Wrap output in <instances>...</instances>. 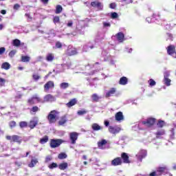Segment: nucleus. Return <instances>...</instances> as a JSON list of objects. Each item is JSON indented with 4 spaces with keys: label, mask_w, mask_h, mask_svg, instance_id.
I'll list each match as a JSON object with an SVG mask.
<instances>
[{
    "label": "nucleus",
    "mask_w": 176,
    "mask_h": 176,
    "mask_svg": "<svg viewBox=\"0 0 176 176\" xmlns=\"http://www.w3.org/2000/svg\"><path fill=\"white\" fill-rule=\"evenodd\" d=\"M41 100L39 96L37 94L34 95L30 99L28 100L29 104H38V102H41Z\"/></svg>",
    "instance_id": "11"
},
{
    "label": "nucleus",
    "mask_w": 176,
    "mask_h": 176,
    "mask_svg": "<svg viewBox=\"0 0 176 176\" xmlns=\"http://www.w3.org/2000/svg\"><path fill=\"white\" fill-rule=\"evenodd\" d=\"M148 85H149V86H151V87H153V86H156V81L154 80L153 79L151 78V79L148 80Z\"/></svg>",
    "instance_id": "48"
},
{
    "label": "nucleus",
    "mask_w": 176,
    "mask_h": 176,
    "mask_svg": "<svg viewBox=\"0 0 176 176\" xmlns=\"http://www.w3.org/2000/svg\"><path fill=\"white\" fill-rule=\"evenodd\" d=\"M121 159H122L123 162L126 164L130 163V160H129V155L126 153H122L121 155Z\"/></svg>",
    "instance_id": "24"
},
{
    "label": "nucleus",
    "mask_w": 176,
    "mask_h": 176,
    "mask_svg": "<svg viewBox=\"0 0 176 176\" xmlns=\"http://www.w3.org/2000/svg\"><path fill=\"white\" fill-rule=\"evenodd\" d=\"M104 38H105V34L98 33L96 42H98V41H103Z\"/></svg>",
    "instance_id": "40"
},
{
    "label": "nucleus",
    "mask_w": 176,
    "mask_h": 176,
    "mask_svg": "<svg viewBox=\"0 0 176 176\" xmlns=\"http://www.w3.org/2000/svg\"><path fill=\"white\" fill-rule=\"evenodd\" d=\"M166 41H173V39H174V36H173V34L171 33H166Z\"/></svg>",
    "instance_id": "42"
},
{
    "label": "nucleus",
    "mask_w": 176,
    "mask_h": 176,
    "mask_svg": "<svg viewBox=\"0 0 176 176\" xmlns=\"http://www.w3.org/2000/svg\"><path fill=\"white\" fill-rule=\"evenodd\" d=\"M12 45L13 46H16V47H19V46H20V45H21V41L19 39H14L12 41Z\"/></svg>",
    "instance_id": "34"
},
{
    "label": "nucleus",
    "mask_w": 176,
    "mask_h": 176,
    "mask_svg": "<svg viewBox=\"0 0 176 176\" xmlns=\"http://www.w3.org/2000/svg\"><path fill=\"white\" fill-rule=\"evenodd\" d=\"M69 137L71 144L72 145H75V144H76V141L78 140V137H79V133L76 132H71L69 133Z\"/></svg>",
    "instance_id": "5"
},
{
    "label": "nucleus",
    "mask_w": 176,
    "mask_h": 176,
    "mask_svg": "<svg viewBox=\"0 0 176 176\" xmlns=\"http://www.w3.org/2000/svg\"><path fill=\"white\" fill-rule=\"evenodd\" d=\"M155 19H156V14H153V18L148 17L146 19V21L147 23H154Z\"/></svg>",
    "instance_id": "36"
},
{
    "label": "nucleus",
    "mask_w": 176,
    "mask_h": 176,
    "mask_svg": "<svg viewBox=\"0 0 176 176\" xmlns=\"http://www.w3.org/2000/svg\"><path fill=\"white\" fill-rule=\"evenodd\" d=\"M53 160V157L51 155H47L45 157V163H49L50 162H52Z\"/></svg>",
    "instance_id": "55"
},
{
    "label": "nucleus",
    "mask_w": 176,
    "mask_h": 176,
    "mask_svg": "<svg viewBox=\"0 0 176 176\" xmlns=\"http://www.w3.org/2000/svg\"><path fill=\"white\" fill-rule=\"evenodd\" d=\"M63 141L60 139H52L50 141L51 148H58L60 144H62Z\"/></svg>",
    "instance_id": "8"
},
{
    "label": "nucleus",
    "mask_w": 176,
    "mask_h": 176,
    "mask_svg": "<svg viewBox=\"0 0 176 176\" xmlns=\"http://www.w3.org/2000/svg\"><path fill=\"white\" fill-rule=\"evenodd\" d=\"M38 111H39V107H33L31 109L32 112H38Z\"/></svg>",
    "instance_id": "60"
},
{
    "label": "nucleus",
    "mask_w": 176,
    "mask_h": 176,
    "mask_svg": "<svg viewBox=\"0 0 176 176\" xmlns=\"http://www.w3.org/2000/svg\"><path fill=\"white\" fill-rule=\"evenodd\" d=\"M168 173V168L166 166H160L157 168L155 171L149 174V176H160L163 174Z\"/></svg>",
    "instance_id": "2"
},
{
    "label": "nucleus",
    "mask_w": 176,
    "mask_h": 176,
    "mask_svg": "<svg viewBox=\"0 0 176 176\" xmlns=\"http://www.w3.org/2000/svg\"><path fill=\"white\" fill-rule=\"evenodd\" d=\"M103 28L108 30V28H111V23L109 22H102Z\"/></svg>",
    "instance_id": "44"
},
{
    "label": "nucleus",
    "mask_w": 176,
    "mask_h": 176,
    "mask_svg": "<svg viewBox=\"0 0 176 176\" xmlns=\"http://www.w3.org/2000/svg\"><path fill=\"white\" fill-rule=\"evenodd\" d=\"M38 118H34L33 120L30 121L29 124V127L30 129H34L36 126V124H38Z\"/></svg>",
    "instance_id": "23"
},
{
    "label": "nucleus",
    "mask_w": 176,
    "mask_h": 176,
    "mask_svg": "<svg viewBox=\"0 0 176 176\" xmlns=\"http://www.w3.org/2000/svg\"><path fill=\"white\" fill-rule=\"evenodd\" d=\"M6 83V80L5 78L0 77V87H3Z\"/></svg>",
    "instance_id": "49"
},
{
    "label": "nucleus",
    "mask_w": 176,
    "mask_h": 176,
    "mask_svg": "<svg viewBox=\"0 0 176 176\" xmlns=\"http://www.w3.org/2000/svg\"><path fill=\"white\" fill-rule=\"evenodd\" d=\"M14 54H16V50H13L10 52V53L8 54V56L12 58V57H14Z\"/></svg>",
    "instance_id": "58"
},
{
    "label": "nucleus",
    "mask_w": 176,
    "mask_h": 176,
    "mask_svg": "<svg viewBox=\"0 0 176 176\" xmlns=\"http://www.w3.org/2000/svg\"><path fill=\"white\" fill-rule=\"evenodd\" d=\"M167 53L169 56H173L175 53V46L171 45L167 47Z\"/></svg>",
    "instance_id": "22"
},
{
    "label": "nucleus",
    "mask_w": 176,
    "mask_h": 176,
    "mask_svg": "<svg viewBox=\"0 0 176 176\" xmlns=\"http://www.w3.org/2000/svg\"><path fill=\"white\" fill-rule=\"evenodd\" d=\"M53 22L54 23V24H58V23H60V17L54 16L53 19Z\"/></svg>",
    "instance_id": "57"
},
{
    "label": "nucleus",
    "mask_w": 176,
    "mask_h": 176,
    "mask_svg": "<svg viewBox=\"0 0 176 176\" xmlns=\"http://www.w3.org/2000/svg\"><path fill=\"white\" fill-rule=\"evenodd\" d=\"M6 49L3 47H0V56H1V54H4L6 52Z\"/></svg>",
    "instance_id": "62"
},
{
    "label": "nucleus",
    "mask_w": 176,
    "mask_h": 176,
    "mask_svg": "<svg viewBox=\"0 0 176 176\" xmlns=\"http://www.w3.org/2000/svg\"><path fill=\"white\" fill-rule=\"evenodd\" d=\"M76 104V99H72L69 102L67 103V107L68 108H71V107H74Z\"/></svg>",
    "instance_id": "32"
},
{
    "label": "nucleus",
    "mask_w": 176,
    "mask_h": 176,
    "mask_svg": "<svg viewBox=\"0 0 176 176\" xmlns=\"http://www.w3.org/2000/svg\"><path fill=\"white\" fill-rule=\"evenodd\" d=\"M170 76V72L166 71L164 73V80L163 82L166 86H171V80L168 78Z\"/></svg>",
    "instance_id": "9"
},
{
    "label": "nucleus",
    "mask_w": 176,
    "mask_h": 176,
    "mask_svg": "<svg viewBox=\"0 0 176 176\" xmlns=\"http://www.w3.org/2000/svg\"><path fill=\"white\" fill-rule=\"evenodd\" d=\"M140 124V123L138 124H135V125H134L133 126H132L133 130H134L135 131L137 130H142V126L143 125H140V126H137V125Z\"/></svg>",
    "instance_id": "46"
},
{
    "label": "nucleus",
    "mask_w": 176,
    "mask_h": 176,
    "mask_svg": "<svg viewBox=\"0 0 176 176\" xmlns=\"http://www.w3.org/2000/svg\"><path fill=\"white\" fill-rule=\"evenodd\" d=\"M77 113L79 116H82L83 115H86V113H87V111L86 110H80L77 112Z\"/></svg>",
    "instance_id": "53"
},
{
    "label": "nucleus",
    "mask_w": 176,
    "mask_h": 176,
    "mask_svg": "<svg viewBox=\"0 0 176 176\" xmlns=\"http://www.w3.org/2000/svg\"><path fill=\"white\" fill-rule=\"evenodd\" d=\"M54 87V82L53 81H48L45 85H44V90L45 91H49L50 89H53Z\"/></svg>",
    "instance_id": "16"
},
{
    "label": "nucleus",
    "mask_w": 176,
    "mask_h": 176,
    "mask_svg": "<svg viewBox=\"0 0 176 176\" xmlns=\"http://www.w3.org/2000/svg\"><path fill=\"white\" fill-rule=\"evenodd\" d=\"M58 123L60 126H63V124H65V123H67V118L62 117L59 120Z\"/></svg>",
    "instance_id": "41"
},
{
    "label": "nucleus",
    "mask_w": 176,
    "mask_h": 176,
    "mask_svg": "<svg viewBox=\"0 0 176 176\" xmlns=\"http://www.w3.org/2000/svg\"><path fill=\"white\" fill-rule=\"evenodd\" d=\"M56 49H61L63 47V44L60 41H57L55 45Z\"/></svg>",
    "instance_id": "56"
},
{
    "label": "nucleus",
    "mask_w": 176,
    "mask_h": 176,
    "mask_svg": "<svg viewBox=\"0 0 176 176\" xmlns=\"http://www.w3.org/2000/svg\"><path fill=\"white\" fill-rule=\"evenodd\" d=\"M68 168V163L64 162L58 165L59 170H65Z\"/></svg>",
    "instance_id": "33"
},
{
    "label": "nucleus",
    "mask_w": 176,
    "mask_h": 176,
    "mask_svg": "<svg viewBox=\"0 0 176 176\" xmlns=\"http://www.w3.org/2000/svg\"><path fill=\"white\" fill-rule=\"evenodd\" d=\"M101 98H102V96H100L97 94H94L91 96V100L94 102H98Z\"/></svg>",
    "instance_id": "25"
},
{
    "label": "nucleus",
    "mask_w": 176,
    "mask_h": 176,
    "mask_svg": "<svg viewBox=\"0 0 176 176\" xmlns=\"http://www.w3.org/2000/svg\"><path fill=\"white\" fill-rule=\"evenodd\" d=\"M94 44H93V43L89 42L87 44H85L83 47H82V52H89V50H90V49H94Z\"/></svg>",
    "instance_id": "13"
},
{
    "label": "nucleus",
    "mask_w": 176,
    "mask_h": 176,
    "mask_svg": "<svg viewBox=\"0 0 176 176\" xmlns=\"http://www.w3.org/2000/svg\"><path fill=\"white\" fill-rule=\"evenodd\" d=\"M38 163V160L37 159H32L31 160V162L28 164L29 167H35V165Z\"/></svg>",
    "instance_id": "35"
},
{
    "label": "nucleus",
    "mask_w": 176,
    "mask_h": 176,
    "mask_svg": "<svg viewBox=\"0 0 176 176\" xmlns=\"http://www.w3.org/2000/svg\"><path fill=\"white\" fill-rule=\"evenodd\" d=\"M44 101L45 102H53L56 101V98H54L52 94H47L44 96Z\"/></svg>",
    "instance_id": "18"
},
{
    "label": "nucleus",
    "mask_w": 176,
    "mask_h": 176,
    "mask_svg": "<svg viewBox=\"0 0 176 176\" xmlns=\"http://www.w3.org/2000/svg\"><path fill=\"white\" fill-rule=\"evenodd\" d=\"M48 167L51 170H53V168H56V167H58V165H57L56 163L53 162L52 164H50Z\"/></svg>",
    "instance_id": "51"
},
{
    "label": "nucleus",
    "mask_w": 176,
    "mask_h": 176,
    "mask_svg": "<svg viewBox=\"0 0 176 176\" xmlns=\"http://www.w3.org/2000/svg\"><path fill=\"white\" fill-rule=\"evenodd\" d=\"M170 140H174V138H175V132L174 131V129L170 130Z\"/></svg>",
    "instance_id": "52"
},
{
    "label": "nucleus",
    "mask_w": 176,
    "mask_h": 176,
    "mask_svg": "<svg viewBox=\"0 0 176 176\" xmlns=\"http://www.w3.org/2000/svg\"><path fill=\"white\" fill-rule=\"evenodd\" d=\"M30 60H31V58L28 56H21V61L23 63H29Z\"/></svg>",
    "instance_id": "38"
},
{
    "label": "nucleus",
    "mask_w": 176,
    "mask_h": 176,
    "mask_svg": "<svg viewBox=\"0 0 176 176\" xmlns=\"http://www.w3.org/2000/svg\"><path fill=\"white\" fill-rule=\"evenodd\" d=\"M75 54H78V51L76 48H72V46H69L67 50V56H75Z\"/></svg>",
    "instance_id": "14"
},
{
    "label": "nucleus",
    "mask_w": 176,
    "mask_h": 176,
    "mask_svg": "<svg viewBox=\"0 0 176 176\" xmlns=\"http://www.w3.org/2000/svg\"><path fill=\"white\" fill-rule=\"evenodd\" d=\"M9 126L10 127H11V129H13V127H16V122L14 121L10 122Z\"/></svg>",
    "instance_id": "59"
},
{
    "label": "nucleus",
    "mask_w": 176,
    "mask_h": 176,
    "mask_svg": "<svg viewBox=\"0 0 176 176\" xmlns=\"http://www.w3.org/2000/svg\"><path fill=\"white\" fill-rule=\"evenodd\" d=\"M85 3L87 5V6H89V5H91L92 8H97L98 10H102V8H104V6H102V3L98 1H92L91 4L89 2H85Z\"/></svg>",
    "instance_id": "6"
},
{
    "label": "nucleus",
    "mask_w": 176,
    "mask_h": 176,
    "mask_svg": "<svg viewBox=\"0 0 176 176\" xmlns=\"http://www.w3.org/2000/svg\"><path fill=\"white\" fill-rule=\"evenodd\" d=\"M21 138H20L19 135H14L12 136V142H18L19 144H21Z\"/></svg>",
    "instance_id": "29"
},
{
    "label": "nucleus",
    "mask_w": 176,
    "mask_h": 176,
    "mask_svg": "<svg viewBox=\"0 0 176 176\" xmlns=\"http://www.w3.org/2000/svg\"><path fill=\"white\" fill-rule=\"evenodd\" d=\"M111 19H118V13H116V12L111 13Z\"/></svg>",
    "instance_id": "61"
},
{
    "label": "nucleus",
    "mask_w": 176,
    "mask_h": 176,
    "mask_svg": "<svg viewBox=\"0 0 176 176\" xmlns=\"http://www.w3.org/2000/svg\"><path fill=\"white\" fill-rule=\"evenodd\" d=\"M115 38L119 43H123V42H124V34L122 32H118L115 36H112L111 39L113 41Z\"/></svg>",
    "instance_id": "7"
},
{
    "label": "nucleus",
    "mask_w": 176,
    "mask_h": 176,
    "mask_svg": "<svg viewBox=\"0 0 176 176\" xmlns=\"http://www.w3.org/2000/svg\"><path fill=\"white\" fill-rule=\"evenodd\" d=\"M46 60H47V61L51 63V61H53V60H54V54H47Z\"/></svg>",
    "instance_id": "31"
},
{
    "label": "nucleus",
    "mask_w": 176,
    "mask_h": 176,
    "mask_svg": "<svg viewBox=\"0 0 176 176\" xmlns=\"http://www.w3.org/2000/svg\"><path fill=\"white\" fill-rule=\"evenodd\" d=\"M69 87V83L68 82H62L60 85V88L63 89H68Z\"/></svg>",
    "instance_id": "37"
},
{
    "label": "nucleus",
    "mask_w": 176,
    "mask_h": 176,
    "mask_svg": "<svg viewBox=\"0 0 176 176\" xmlns=\"http://www.w3.org/2000/svg\"><path fill=\"white\" fill-rule=\"evenodd\" d=\"M108 144V141L105 139H102V140L98 142V146L99 149H105V145Z\"/></svg>",
    "instance_id": "19"
},
{
    "label": "nucleus",
    "mask_w": 176,
    "mask_h": 176,
    "mask_svg": "<svg viewBox=\"0 0 176 176\" xmlns=\"http://www.w3.org/2000/svg\"><path fill=\"white\" fill-rule=\"evenodd\" d=\"M47 119L49 121V123H50V124H52V123H56V122L57 121V111H52L48 116H47Z\"/></svg>",
    "instance_id": "3"
},
{
    "label": "nucleus",
    "mask_w": 176,
    "mask_h": 176,
    "mask_svg": "<svg viewBox=\"0 0 176 176\" xmlns=\"http://www.w3.org/2000/svg\"><path fill=\"white\" fill-rule=\"evenodd\" d=\"M12 66L10 65V63H8V62H4L1 64V69H5L6 71H9V69Z\"/></svg>",
    "instance_id": "27"
},
{
    "label": "nucleus",
    "mask_w": 176,
    "mask_h": 176,
    "mask_svg": "<svg viewBox=\"0 0 176 176\" xmlns=\"http://www.w3.org/2000/svg\"><path fill=\"white\" fill-rule=\"evenodd\" d=\"M58 159L63 160V159H67V154L65 153H61L58 156Z\"/></svg>",
    "instance_id": "50"
},
{
    "label": "nucleus",
    "mask_w": 176,
    "mask_h": 176,
    "mask_svg": "<svg viewBox=\"0 0 176 176\" xmlns=\"http://www.w3.org/2000/svg\"><path fill=\"white\" fill-rule=\"evenodd\" d=\"M157 126L160 129H162V127H163V126H164V121H163V120L158 121Z\"/></svg>",
    "instance_id": "54"
},
{
    "label": "nucleus",
    "mask_w": 176,
    "mask_h": 176,
    "mask_svg": "<svg viewBox=\"0 0 176 176\" xmlns=\"http://www.w3.org/2000/svg\"><path fill=\"white\" fill-rule=\"evenodd\" d=\"M148 155V152L146 150H140L139 152L136 154V159L138 162H142V159H145L146 157V155Z\"/></svg>",
    "instance_id": "4"
},
{
    "label": "nucleus",
    "mask_w": 176,
    "mask_h": 176,
    "mask_svg": "<svg viewBox=\"0 0 176 176\" xmlns=\"http://www.w3.org/2000/svg\"><path fill=\"white\" fill-rule=\"evenodd\" d=\"M119 83H120V85H122V86L127 85V83H129V80L127 79V77L123 76V77L120 78Z\"/></svg>",
    "instance_id": "28"
},
{
    "label": "nucleus",
    "mask_w": 176,
    "mask_h": 176,
    "mask_svg": "<svg viewBox=\"0 0 176 176\" xmlns=\"http://www.w3.org/2000/svg\"><path fill=\"white\" fill-rule=\"evenodd\" d=\"M123 161L122 160V157H116L111 162V166L116 167L117 166H122Z\"/></svg>",
    "instance_id": "12"
},
{
    "label": "nucleus",
    "mask_w": 176,
    "mask_h": 176,
    "mask_svg": "<svg viewBox=\"0 0 176 176\" xmlns=\"http://www.w3.org/2000/svg\"><path fill=\"white\" fill-rule=\"evenodd\" d=\"M115 93H116V88H111L109 91H106L105 97L107 98H108V97H112Z\"/></svg>",
    "instance_id": "20"
},
{
    "label": "nucleus",
    "mask_w": 176,
    "mask_h": 176,
    "mask_svg": "<svg viewBox=\"0 0 176 176\" xmlns=\"http://www.w3.org/2000/svg\"><path fill=\"white\" fill-rule=\"evenodd\" d=\"M27 126H28V123H27V122L25 121H22L19 122V126L21 127V129H24V127H27Z\"/></svg>",
    "instance_id": "45"
},
{
    "label": "nucleus",
    "mask_w": 176,
    "mask_h": 176,
    "mask_svg": "<svg viewBox=\"0 0 176 176\" xmlns=\"http://www.w3.org/2000/svg\"><path fill=\"white\" fill-rule=\"evenodd\" d=\"M120 130H121V129L119 126H110L109 127V131L111 134H118V133L120 132Z\"/></svg>",
    "instance_id": "15"
},
{
    "label": "nucleus",
    "mask_w": 176,
    "mask_h": 176,
    "mask_svg": "<svg viewBox=\"0 0 176 176\" xmlns=\"http://www.w3.org/2000/svg\"><path fill=\"white\" fill-rule=\"evenodd\" d=\"M115 119L117 122H122V120H124V116H123V112L119 111L116 113Z\"/></svg>",
    "instance_id": "17"
},
{
    "label": "nucleus",
    "mask_w": 176,
    "mask_h": 176,
    "mask_svg": "<svg viewBox=\"0 0 176 176\" xmlns=\"http://www.w3.org/2000/svg\"><path fill=\"white\" fill-rule=\"evenodd\" d=\"M61 12H63V6L60 5L56 6L55 13L56 14H59V13H61Z\"/></svg>",
    "instance_id": "39"
},
{
    "label": "nucleus",
    "mask_w": 176,
    "mask_h": 176,
    "mask_svg": "<svg viewBox=\"0 0 176 176\" xmlns=\"http://www.w3.org/2000/svg\"><path fill=\"white\" fill-rule=\"evenodd\" d=\"M166 135L164 129H160L155 133L156 138H162V135Z\"/></svg>",
    "instance_id": "26"
},
{
    "label": "nucleus",
    "mask_w": 176,
    "mask_h": 176,
    "mask_svg": "<svg viewBox=\"0 0 176 176\" xmlns=\"http://www.w3.org/2000/svg\"><path fill=\"white\" fill-rule=\"evenodd\" d=\"M76 32L80 35L85 34V25H83V21L79 22L76 26Z\"/></svg>",
    "instance_id": "10"
},
{
    "label": "nucleus",
    "mask_w": 176,
    "mask_h": 176,
    "mask_svg": "<svg viewBox=\"0 0 176 176\" xmlns=\"http://www.w3.org/2000/svg\"><path fill=\"white\" fill-rule=\"evenodd\" d=\"M49 141V137L47 136H45L44 138H41L40 140V144H46V142H47Z\"/></svg>",
    "instance_id": "43"
},
{
    "label": "nucleus",
    "mask_w": 176,
    "mask_h": 176,
    "mask_svg": "<svg viewBox=\"0 0 176 176\" xmlns=\"http://www.w3.org/2000/svg\"><path fill=\"white\" fill-rule=\"evenodd\" d=\"M59 68H62L60 72H64V70L71 68V64H63L58 66Z\"/></svg>",
    "instance_id": "30"
},
{
    "label": "nucleus",
    "mask_w": 176,
    "mask_h": 176,
    "mask_svg": "<svg viewBox=\"0 0 176 176\" xmlns=\"http://www.w3.org/2000/svg\"><path fill=\"white\" fill-rule=\"evenodd\" d=\"M91 129L94 131H100V130L104 129V126H101L97 123H94L91 125Z\"/></svg>",
    "instance_id": "21"
},
{
    "label": "nucleus",
    "mask_w": 176,
    "mask_h": 176,
    "mask_svg": "<svg viewBox=\"0 0 176 176\" xmlns=\"http://www.w3.org/2000/svg\"><path fill=\"white\" fill-rule=\"evenodd\" d=\"M32 78H33L34 80H35V82H38V80L41 79V76H39L37 74H34L32 75Z\"/></svg>",
    "instance_id": "47"
},
{
    "label": "nucleus",
    "mask_w": 176,
    "mask_h": 176,
    "mask_svg": "<svg viewBox=\"0 0 176 176\" xmlns=\"http://www.w3.org/2000/svg\"><path fill=\"white\" fill-rule=\"evenodd\" d=\"M109 8H110L111 9H115V8H116V3H110Z\"/></svg>",
    "instance_id": "64"
},
{
    "label": "nucleus",
    "mask_w": 176,
    "mask_h": 176,
    "mask_svg": "<svg viewBox=\"0 0 176 176\" xmlns=\"http://www.w3.org/2000/svg\"><path fill=\"white\" fill-rule=\"evenodd\" d=\"M125 52L126 53H132L133 49L129 47H125Z\"/></svg>",
    "instance_id": "63"
},
{
    "label": "nucleus",
    "mask_w": 176,
    "mask_h": 176,
    "mask_svg": "<svg viewBox=\"0 0 176 176\" xmlns=\"http://www.w3.org/2000/svg\"><path fill=\"white\" fill-rule=\"evenodd\" d=\"M156 122V118H148L142 122H139L138 125H136V127H140V126H143L144 127H152L153 124Z\"/></svg>",
    "instance_id": "1"
}]
</instances>
